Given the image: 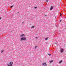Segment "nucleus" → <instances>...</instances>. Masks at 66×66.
<instances>
[{"label": "nucleus", "mask_w": 66, "mask_h": 66, "mask_svg": "<svg viewBox=\"0 0 66 66\" xmlns=\"http://www.w3.org/2000/svg\"><path fill=\"white\" fill-rule=\"evenodd\" d=\"M9 64H10V65H9V64H7V66H12V64H13V62H10L9 63Z\"/></svg>", "instance_id": "1"}, {"label": "nucleus", "mask_w": 66, "mask_h": 66, "mask_svg": "<svg viewBox=\"0 0 66 66\" xmlns=\"http://www.w3.org/2000/svg\"><path fill=\"white\" fill-rule=\"evenodd\" d=\"M24 40H26V38L25 37H22L21 38L20 40L21 41Z\"/></svg>", "instance_id": "2"}, {"label": "nucleus", "mask_w": 66, "mask_h": 66, "mask_svg": "<svg viewBox=\"0 0 66 66\" xmlns=\"http://www.w3.org/2000/svg\"><path fill=\"white\" fill-rule=\"evenodd\" d=\"M43 66H47V64H46V62H45L43 63Z\"/></svg>", "instance_id": "3"}, {"label": "nucleus", "mask_w": 66, "mask_h": 66, "mask_svg": "<svg viewBox=\"0 0 66 66\" xmlns=\"http://www.w3.org/2000/svg\"><path fill=\"white\" fill-rule=\"evenodd\" d=\"M60 51L61 53H62V52H64V50L62 48L60 49Z\"/></svg>", "instance_id": "4"}, {"label": "nucleus", "mask_w": 66, "mask_h": 66, "mask_svg": "<svg viewBox=\"0 0 66 66\" xmlns=\"http://www.w3.org/2000/svg\"><path fill=\"white\" fill-rule=\"evenodd\" d=\"M53 6H52L50 8V10H51L52 9H53Z\"/></svg>", "instance_id": "5"}, {"label": "nucleus", "mask_w": 66, "mask_h": 66, "mask_svg": "<svg viewBox=\"0 0 66 66\" xmlns=\"http://www.w3.org/2000/svg\"><path fill=\"white\" fill-rule=\"evenodd\" d=\"M24 34H22L20 36L21 37H22V36H24Z\"/></svg>", "instance_id": "6"}, {"label": "nucleus", "mask_w": 66, "mask_h": 66, "mask_svg": "<svg viewBox=\"0 0 66 66\" xmlns=\"http://www.w3.org/2000/svg\"><path fill=\"white\" fill-rule=\"evenodd\" d=\"M34 28V26H32L31 27V29H32V28Z\"/></svg>", "instance_id": "7"}, {"label": "nucleus", "mask_w": 66, "mask_h": 66, "mask_svg": "<svg viewBox=\"0 0 66 66\" xmlns=\"http://www.w3.org/2000/svg\"><path fill=\"white\" fill-rule=\"evenodd\" d=\"M48 55H49V56H50L51 55V54H48Z\"/></svg>", "instance_id": "8"}, {"label": "nucleus", "mask_w": 66, "mask_h": 66, "mask_svg": "<svg viewBox=\"0 0 66 66\" xmlns=\"http://www.w3.org/2000/svg\"><path fill=\"white\" fill-rule=\"evenodd\" d=\"M62 62V60H61L59 62V63H61Z\"/></svg>", "instance_id": "9"}, {"label": "nucleus", "mask_w": 66, "mask_h": 66, "mask_svg": "<svg viewBox=\"0 0 66 66\" xmlns=\"http://www.w3.org/2000/svg\"><path fill=\"white\" fill-rule=\"evenodd\" d=\"M50 63H52V62H53V61L52 60V61H50Z\"/></svg>", "instance_id": "10"}, {"label": "nucleus", "mask_w": 66, "mask_h": 66, "mask_svg": "<svg viewBox=\"0 0 66 66\" xmlns=\"http://www.w3.org/2000/svg\"><path fill=\"white\" fill-rule=\"evenodd\" d=\"M4 51L3 50H2L1 51V53H2V52H3Z\"/></svg>", "instance_id": "11"}, {"label": "nucleus", "mask_w": 66, "mask_h": 66, "mask_svg": "<svg viewBox=\"0 0 66 66\" xmlns=\"http://www.w3.org/2000/svg\"><path fill=\"white\" fill-rule=\"evenodd\" d=\"M38 46H36L35 47V49H36L37 47Z\"/></svg>", "instance_id": "12"}, {"label": "nucleus", "mask_w": 66, "mask_h": 66, "mask_svg": "<svg viewBox=\"0 0 66 66\" xmlns=\"http://www.w3.org/2000/svg\"><path fill=\"white\" fill-rule=\"evenodd\" d=\"M47 39H48V38H45V40H47Z\"/></svg>", "instance_id": "13"}, {"label": "nucleus", "mask_w": 66, "mask_h": 66, "mask_svg": "<svg viewBox=\"0 0 66 66\" xmlns=\"http://www.w3.org/2000/svg\"><path fill=\"white\" fill-rule=\"evenodd\" d=\"M13 6H14L12 5V6H11V7H11V8H12L13 7Z\"/></svg>", "instance_id": "14"}, {"label": "nucleus", "mask_w": 66, "mask_h": 66, "mask_svg": "<svg viewBox=\"0 0 66 66\" xmlns=\"http://www.w3.org/2000/svg\"><path fill=\"white\" fill-rule=\"evenodd\" d=\"M35 9H36L37 8V7H34Z\"/></svg>", "instance_id": "15"}, {"label": "nucleus", "mask_w": 66, "mask_h": 66, "mask_svg": "<svg viewBox=\"0 0 66 66\" xmlns=\"http://www.w3.org/2000/svg\"><path fill=\"white\" fill-rule=\"evenodd\" d=\"M48 1H49L48 0H47L46 1V2H48Z\"/></svg>", "instance_id": "16"}, {"label": "nucleus", "mask_w": 66, "mask_h": 66, "mask_svg": "<svg viewBox=\"0 0 66 66\" xmlns=\"http://www.w3.org/2000/svg\"><path fill=\"white\" fill-rule=\"evenodd\" d=\"M61 21H62V20H60V22H61Z\"/></svg>", "instance_id": "17"}, {"label": "nucleus", "mask_w": 66, "mask_h": 66, "mask_svg": "<svg viewBox=\"0 0 66 66\" xmlns=\"http://www.w3.org/2000/svg\"><path fill=\"white\" fill-rule=\"evenodd\" d=\"M35 38H37H37H38V37H36Z\"/></svg>", "instance_id": "18"}, {"label": "nucleus", "mask_w": 66, "mask_h": 66, "mask_svg": "<svg viewBox=\"0 0 66 66\" xmlns=\"http://www.w3.org/2000/svg\"><path fill=\"white\" fill-rule=\"evenodd\" d=\"M24 22H22V23H23Z\"/></svg>", "instance_id": "19"}, {"label": "nucleus", "mask_w": 66, "mask_h": 66, "mask_svg": "<svg viewBox=\"0 0 66 66\" xmlns=\"http://www.w3.org/2000/svg\"><path fill=\"white\" fill-rule=\"evenodd\" d=\"M60 16H62V14H60Z\"/></svg>", "instance_id": "20"}, {"label": "nucleus", "mask_w": 66, "mask_h": 66, "mask_svg": "<svg viewBox=\"0 0 66 66\" xmlns=\"http://www.w3.org/2000/svg\"><path fill=\"white\" fill-rule=\"evenodd\" d=\"M19 13V12H18V13Z\"/></svg>", "instance_id": "21"}, {"label": "nucleus", "mask_w": 66, "mask_h": 66, "mask_svg": "<svg viewBox=\"0 0 66 66\" xmlns=\"http://www.w3.org/2000/svg\"><path fill=\"white\" fill-rule=\"evenodd\" d=\"M47 15H45V16H46Z\"/></svg>", "instance_id": "22"}, {"label": "nucleus", "mask_w": 66, "mask_h": 66, "mask_svg": "<svg viewBox=\"0 0 66 66\" xmlns=\"http://www.w3.org/2000/svg\"><path fill=\"white\" fill-rule=\"evenodd\" d=\"M56 16H55V18H56Z\"/></svg>", "instance_id": "23"}, {"label": "nucleus", "mask_w": 66, "mask_h": 66, "mask_svg": "<svg viewBox=\"0 0 66 66\" xmlns=\"http://www.w3.org/2000/svg\"><path fill=\"white\" fill-rule=\"evenodd\" d=\"M1 19V18H0V19Z\"/></svg>", "instance_id": "24"}, {"label": "nucleus", "mask_w": 66, "mask_h": 66, "mask_svg": "<svg viewBox=\"0 0 66 66\" xmlns=\"http://www.w3.org/2000/svg\"><path fill=\"white\" fill-rule=\"evenodd\" d=\"M56 27H57V26H56Z\"/></svg>", "instance_id": "25"}]
</instances>
